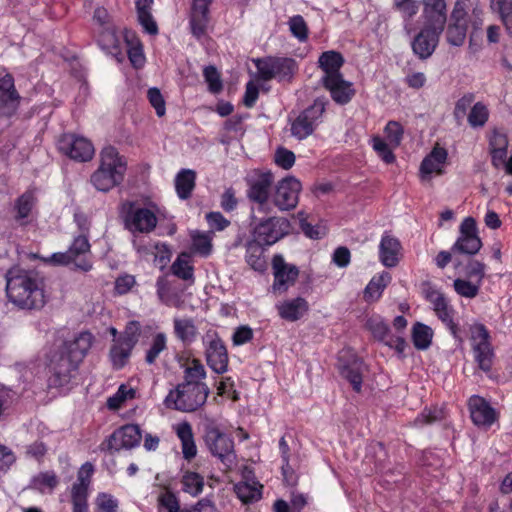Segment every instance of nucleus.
<instances>
[{"mask_svg":"<svg viewBox=\"0 0 512 512\" xmlns=\"http://www.w3.org/2000/svg\"><path fill=\"white\" fill-rule=\"evenodd\" d=\"M5 278L7 297L15 306L27 310H39L44 307V281L39 275L13 267L7 271Z\"/></svg>","mask_w":512,"mask_h":512,"instance_id":"nucleus-1","label":"nucleus"},{"mask_svg":"<svg viewBox=\"0 0 512 512\" xmlns=\"http://www.w3.org/2000/svg\"><path fill=\"white\" fill-rule=\"evenodd\" d=\"M100 156V166L92 174L91 183L98 191L107 192L123 181L126 162L112 146L105 147Z\"/></svg>","mask_w":512,"mask_h":512,"instance_id":"nucleus-2","label":"nucleus"},{"mask_svg":"<svg viewBox=\"0 0 512 512\" xmlns=\"http://www.w3.org/2000/svg\"><path fill=\"white\" fill-rule=\"evenodd\" d=\"M210 390L206 384L180 383L164 399L168 409L193 412L205 404Z\"/></svg>","mask_w":512,"mask_h":512,"instance_id":"nucleus-3","label":"nucleus"},{"mask_svg":"<svg viewBox=\"0 0 512 512\" xmlns=\"http://www.w3.org/2000/svg\"><path fill=\"white\" fill-rule=\"evenodd\" d=\"M469 340L474 362L479 370L488 374L496 357L489 330L482 323H473L469 326Z\"/></svg>","mask_w":512,"mask_h":512,"instance_id":"nucleus-4","label":"nucleus"},{"mask_svg":"<svg viewBox=\"0 0 512 512\" xmlns=\"http://www.w3.org/2000/svg\"><path fill=\"white\" fill-rule=\"evenodd\" d=\"M274 177L271 172L259 173L248 180L247 197L254 203L251 207V218L257 219V214L268 215L273 205L269 201L271 186Z\"/></svg>","mask_w":512,"mask_h":512,"instance_id":"nucleus-5","label":"nucleus"},{"mask_svg":"<svg viewBox=\"0 0 512 512\" xmlns=\"http://www.w3.org/2000/svg\"><path fill=\"white\" fill-rule=\"evenodd\" d=\"M50 261L56 265H73L75 270L88 272L93 264L90 259V244L86 234L75 237L66 252L54 253Z\"/></svg>","mask_w":512,"mask_h":512,"instance_id":"nucleus-6","label":"nucleus"},{"mask_svg":"<svg viewBox=\"0 0 512 512\" xmlns=\"http://www.w3.org/2000/svg\"><path fill=\"white\" fill-rule=\"evenodd\" d=\"M257 219L251 218V225L253 226V237L254 240L258 241L262 245H273L290 231V222L284 217L270 216V217H259Z\"/></svg>","mask_w":512,"mask_h":512,"instance_id":"nucleus-7","label":"nucleus"},{"mask_svg":"<svg viewBox=\"0 0 512 512\" xmlns=\"http://www.w3.org/2000/svg\"><path fill=\"white\" fill-rule=\"evenodd\" d=\"M254 62L259 78L264 81L289 80L296 69V62L291 58L266 57Z\"/></svg>","mask_w":512,"mask_h":512,"instance_id":"nucleus-8","label":"nucleus"},{"mask_svg":"<svg viewBox=\"0 0 512 512\" xmlns=\"http://www.w3.org/2000/svg\"><path fill=\"white\" fill-rule=\"evenodd\" d=\"M325 111V103L321 99H317L314 103L301 112L291 124V133L299 140L307 138L311 135L318 125L322 114Z\"/></svg>","mask_w":512,"mask_h":512,"instance_id":"nucleus-9","label":"nucleus"},{"mask_svg":"<svg viewBox=\"0 0 512 512\" xmlns=\"http://www.w3.org/2000/svg\"><path fill=\"white\" fill-rule=\"evenodd\" d=\"M205 442L210 452L218 457L226 467H231L235 462L234 442L216 427L206 430Z\"/></svg>","mask_w":512,"mask_h":512,"instance_id":"nucleus-10","label":"nucleus"},{"mask_svg":"<svg viewBox=\"0 0 512 512\" xmlns=\"http://www.w3.org/2000/svg\"><path fill=\"white\" fill-rule=\"evenodd\" d=\"M301 189V183L295 177L289 176L282 179L276 185L272 205L280 211L293 210L299 202Z\"/></svg>","mask_w":512,"mask_h":512,"instance_id":"nucleus-11","label":"nucleus"},{"mask_svg":"<svg viewBox=\"0 0 512 512\" xmlns=\"http://www.w3.org/2000/svg\"><path fill=\"white\" fill-rule=\"evenodd\" d=\"M78 361L65 353L63 349L55 353L50 361L51 385L61 387L68 384L79 366Z\"/></svg>","mask_w":512,"mask_h":512,"instance_id":"nucleus-12","label":"nucleus"},{"mask_svg":"<svg viewBox=\"0 0 512 512\" xmlns=\"http://www.w3.org/2000/svg\"><path fill=\"white\" fill-rule=\"evenodd\" d=\"M482 247V241L477 234V224L474 218H465L460 225V235L451 251L454 253L475 255Z\"/></svg>","mask_w":512,"mask_h":512,"instance_id":"nucleus-13","label":"nucleus"},{"mask_svg":"<svg viewBox=\"0 0 512 512\" xmlns=\"http://www.w3.org/2000/svg\"><path fill=\"white\" fill-rule=\"evenodd\" d=\"M443 31L444 29L438 27L423 25L411 42L413 53L421 60L430 58L438 46Z\"/></svg>","mask_w":512,"mask_h":512,"instance_id":"nucleus-14","label":"nucleus"},{"mask_svg":"<svg viewBox=\"0 0 512 512\" xmlns=\"http://www.w3.org/2000/svg\"><path fill=\"white\" fill-rule=\"evenodd\" d=\"M142 435L137 425L129 424L114 431L111 436L101 444V450L119 451L131 449L141 441Z\"/></svg>","mask_w":512,"mask_h":512,"instance_id":"nucleus-15","label":"nucleus"},{"mask_svg":"<svg viewBox=\"0 0 512 512\" xmlns=\"http://www.w3.org/2000/svg\"><path fill=\"white\" fill-rule=\"evenodd\" d=\"M124 222L125 227L132 233H150L157 225V217L148 208L134 207L130 204Z\"/></svg>","mask_w":512,"mask_h":512,"instance_id":"nucleus-16","label":"nucleus"},{"mask_svg":"<svg viewBox=\"0 0 512 512\" xmlns=\"http://www.w3.org/2000/svg\"><path fill=\"white\" fill-rule=\"evenodd\" d=\"M274 275V292L284 293L296 282L299 270L295 265L288 264L282 255H275L272 260Z\"/></svg>","mask_w":512,"mask_h":512,"instance_id":"nucleus-17","label":"nucleus"},{"mask_svg":"<svg viewBox=\"0 0 512 512\" xmlns=\"http://www.w3.org/2000/svg\"><path fill=\"white\" fill-rule=\"evenodd\" d=\"M206 361L208 366L217 374L228 370V353L223 341L215 334L206 335Z\"/></svg>","mask_w":512,"mask_h":512,"instance_id":"nucleus-18","label":"nucleus"},{"mask_svg":"<svg viewBox=\"0 0 512 512\" xmlns=\"http://www.w3.org/2000/svg\"><path fill=\"white\" fill-rule=\"evenodd\" d=\"M59 150L71 159L80 162L88 161L94 155L92 143L84 137L75 135H64L59 140Z\"/></svg>","mask_w":512,"mask_h":512,"instance_id":"nucleus-19","label":"nucleus"},{"mask_svg":"<svg viewBox=\"0 0 512 512\" xmlns=\"http://www.w3.org/2000/svg\"><path fill=\"white\" fill-rule=\"evenodd\" d=\"M468 408L472 422L478 427L488 429L498 419L497 411L481 396H471Z\"/></svg>","mask_w":512,"mask_h":512,"instance_id":"nucleus-20","label":"nucleus"},{"mask_svg":"<svg viewBox=\"0 0 512 512\" xmlns=\"http://www.w3.org/2000/svg\"><path fill=\"white\" fill-rule=\"evenodd\" d=\"M21 97L15 88L14 78L6 74L0 78V114L3 116L13 115L20 104Z\"/></svg>","mask_w":512,"mask_h":512,"instance_id":"nucleus-21","label":"nucleus"},{"mask_svg":"<svg viewBox=\"0 0 512 512\" xmlns=\"http://www.w3.org/2000/svg\"><path fill=\"white\" fill-rule=\"evenodd\" d=\"M433 310L438 317V319L446 326V328L450 331L453 338L459 343L463 342V337L461 334V329L459 325L455 322L454 317L456 314L455 309L449 303L445 296L436 300L431 304Z\"/></svg>","mask_w":512,"mask_h":512,"instance_id":"nucleus-22","label":"nucleus"},{"mask_svg":"<svg viewBox=\"0 0 512 512\" xmlns=\"http://www.w3.org/2000/svg\"><path fill=\"white\" fill-rule=\"evenodd\" d=\"M447 157L448 153L445 148L435 146L421 162L420 174L422 179H430L433 173L442 174L443 166L446 163Z\"/></svg>","mask_w":512,"mask_h":512,"instance_id":"nucleus-23","label":"nucleus"},{"mask_svg":"<svg viewBox=\"0 0 512 512\" xmlns=\"http://www.w3.org/2000/svg\"><path fill=\"white\" fill-rule=\"evenodd\" d=\"M424 25L444 29L447 15L445 0H423Z\"/></svg>","mask_w":512,"mask_h":512,"instance_id":"nucleus-24","label":"nucleus"},{"mask_svg":"<svg viewBox=\"0 0 512 512\" xmlns=\"http://www.w3.org/2000/svg\"><path fill=\"white\" fill-rule=\"evenodd\" d=\"M212 0H193L191 9V30L194 36L204 35L208 22V7Z\"/></svg>","mask_w":512,"mask_h":512,"instance_id":"nucleus-25","label":"nucleus"},{"mask_svg":"<svg viewBox=\"0 0 512 512\" xmlns=\"http://www.w3.org/2000/svg\"><path fill=\"white\" fill-rule=\"evenodd\" d=\"M319 66L324 72L321 78L322 83H330L338 77H341L340 68L344 63L342 55L336 51H326L321 54L318 60Z\"/></svg>","mask_w":512,"mask_h":512,"instance_id":"nucleus-26","label":"nucleus"},{"mask_svg":"<svg viewBox=\"0 0 512 512\" xmlns=\"http://www.w3.org/2000/svg\"><path fill=\"white\" fill-rule=\"evenodd\" d=\"M465 14L464 10L456 8L452 12L451 19L453 22L448 25L446 38L447 42L453 46H461L465 41L467 32Z\"/></svg>","mask_w":512,"mask_h":512,"instance_id":"nucleus-27","label":"nucleus"},{"mask_svg":"<svg viewBox=\"0 0 512 512\" xmlns=\"http://www.w3.org/2000/svg\"><path fill=\"white\" fill-rule=\"evenodd\" d=\"M93 336L89 332H81L72 340L66 341L62 348L65 353L74 358L79 363L84 359L92 346Z\"/></svg>","mask_w":512,"mask_h":512,"instance_id":"nucleus-28","label":"nucleus"},{"mask_svg":"<svg viewBox=\"0 0 512 512\" xmlns=\"http://www.w3.org/2000/svg\"><path fill=\"white\" fill-rule=\"evenodd\" d=\"M277 310L281 318L287 321H296L300 319L308 310V303L302 297L289 299L277 305Z\"/></svg>","mask_w":512,"mask_h":512,"instance_id":"nucleus-29","label":"nucleus"},{"mask_svg":"<svg viewBox=\"0 0 512 512\" xmlns=\"http://www.w3.org/2000/svg\"><path fill=\"white\" fill-rule=\"evenodd\" d=\"M323 85L329 90L332 99L338 104L348 103L354 95L352 84L345 81L342 76L335 78L331 83L329 81L324 82Z\"/></svg>","mask_w":512,"mask_h":512,"instance_id":"nucleus-30","label":"nucleus"},{"mask_svg":"<svg viewBox=\"0 0 512 512\" xmlns=\"http://www.w3.org/2000/svg\"><path fill=\"white\" fill-rule=\"evenodd\" d=\"M173 332L176 338L184 344L192 343L198 335L194 320L189 317H174Z\"/></svg>","mask_w":512,"mask_h":512,"instance_id":"nucleus-31","label":"nucleus"},{"mask_svg":"<svg viewBox=\"0 0 512 512\" xmlns=\"http://www.w3.org/2000/svg\"><path fill=\"white\" fill-rule=\"evenodd\" d=\"M363 363L355 358L351 363H342V356L339 359V369L341 375L346 378L356 392L361 390Z\"/></svg>","mask_w":512,"mask_h":512,"instance_id":"nucleus-32","label":"nucleus"},{"mask_svg":"<svg viewBox=\"0 0 512 512\" xmlns=\"http://www.w3.org/2000/svg\"><path fill=\"white\" fill-rule=\"evenodd\" d=\"M178 438L181 440L182 453L185 459L190 460L197 454L192 426L188 422H182L175 428Z\"/></svg>","mask_w":512,"mask_h":512,"instance_id":"nucleus-33","label":"nucleus"},{"mask_svg":"<svg viewBox=\"0 0 512 512\" xmlns=\"http://www.w3.org/2000/svg\"><path fill=\"white\" fill-rule=\"evenodd\" d=\"M134 346L120 340L115 339L110 348L109 357L113 368L121 369L129 361Z\"/></svg>","mask_w":512,"mask_h":512,"instance_id":"nucleus-34","label":"nucleus"},{"mask_svg":"<svg viewBox=\"0 0 512 512\" xmlns=\"http://www.w3.org/2000/svg\"><path fill=\"white\" fill-rule=\"evenodd\" d=\"M158 503L161 507L165 508L167 512H212L213 507L210 504L200 502L199 507L192 510L179 509L178 501L175 495L171 492H164L158 497Z\"/></svg>","mask_w":512,"mask_h":512,"instance_id":"nucleus-35","label":"nucleus"},{"mask_svg":"<svg viewBox=\"0 0 512 512\" xmlns=\"http://www.w3.org/2000/svg\"><path fill=\"white\" fill-rule=\"evenodd\" d=\"M196 173L190 169L181 170L175 179V188L178 196L181 199L190 197L195 187Z\"/></svg>","mask_w":512,"mask_h":512,"instance_id":"nucleus-36","label":"nucleus"},{"mask_svg":"<svg viewBox=\"0 0 512 512\" xmlns=\"http://www.w3.org/2000/svg\"><path fill=\"white\" fill-rule=\"evenodd\" d=\"M433 335L432 328L421 322H416L412 327V342L418 350L428 349L432 344Z\"/></svg>","mask_w":512,"mask_h":512,"instance_id":"nucleus-37","label":"nucleus"},{"mask_svg":"<svg viewBox=\"0 0 512 512\" xmlns=\"http://www.w3.org/2000/svg\"><path fill=\"white\" fill-rule=\"evenodd\" d=\"M405 251L399 239L386 235V268L399 265L404 259Z\"/></svg>","mask_w":512,"mask_h":512,"instance_id":"nucleus-38","label":"nucleus"},{"mask_svg":"<svg viewBox=\"0 0 512 512\" xmlns=\"http://www.w3.org/2000/svg\"><path fill=\"white\" fill-rule=\"evenodd\" d=\"M263 245L256 240L250 241L246 246V261L256 271H264L266 261L263 256Z\"/></svg>","mask_w":512,"mask_h":512,"instance_id":"nucleus-39","label":"nucleus"},{"mask_svg":"<svg viewBox=\"0 0 512 512\" xmlns=\"http://www.w3.org/2000/svg\"><path fill=\"white\" fill-rule=\"evenodd\" d=\"M261 488L257 481H243L235 485V492L243 503H251L260 499Z\"/></svg>","mask_w":512,"mask_h":512,"instance_id":"nucleus-40","label":"nucleus"},{"mask_svg":"<svg viewBox=\"0 0 512 512\" xmlns=\"http://www.w3.org/2000/svg\"><path fill=\"white\" fill-rule=\"evenodd\" d=\"M157 295L159 300L169 306L180 308L182 300L180 297L170 290L169 283L164 277H159L156 282Z\"/></svg>","mask_w":512,"mask_h":512,"instance_id":"nucleus-41","label":"nucleus"},{"mask_svg":"<svg viewBox=\"0 0 512 512\" xmlns=\"http://www.w3.org/2000/svg\"><path fill=\"white\" fill-rule=\"evenodd\" d=\"M192 250L202 257H207L212 252V233L194 231L191 234Z\"/></svg>","mask_w":512,"mask_h":512,"instance_id":"nucleus-42","label":"nucleus"},{"mask_svg":"<svg viewBox=\"0 0 512 512\" xmlns=\"http://www.w3.org/2000/svg\"><path fill=\"white\" fill-rule=\"evenodd\" d=\"M174 275L183 280L193 279V266L191 264L190 255L181 253L171 266Z\"/></svg>","mask_w":512,"mask_h":512,"instance_id":"nucleus-43","label":"nucleus"},{"mask_svg":"<svg viewBox=\"0 0 512 512\" xmlns=\"http://www.w3.org/2000/svg\"><path fill=\"white\" fill-rule=\"evenodd\" d=\"M393 6L401 14L405 28L408 29L410 22L419 11V2L417 0H393Z\"/></svg>","mask_w":512,"mask_h":512,"instance_id":"nucleus-44","label":"nucleus"},{"mask_svg":"<svg viewBox=\"0 0 512 512\" xmlns=\"http://www.w3.org/2000/svg\"><path fill=\"white\" fill-rule=\"evenodd\" d=\"M98 41L102 49L111 54H116L120 46V39L110 25L101 30Z\"/></svg>","mask_w":512,"mask_h":512,"instance_id":"nucleus-45","label":"nucleus"},{"mask_svg":"<svg viewBox=\"0 0 512 512\" xmlns=\"http://www.w3.org/2000/svg\"><path fill=\"white\" fill-rule=\"evenodd\" d=\"M167 349V337L164 333H157L153 336L149 349L146 351L145 362L152 365L159 355Z\"/></svg>","mask_w":512,"mask_h":512,"instance_id":"nucleus-46","label":"nucleus"},{"mask_svg":"<svg viewBox=\"0 0 512 512\" xmlns=\"http://www.w3.org/2000/svg\"><path fill=\"white\" fill-rule=\"evenodd\" d=\"M491 8L500 15L507 32L512 36V0L491 1Z\"/></svg>","mask_w":512,"mask_h":512,"instance_id":"nucleus-47","label":"nucleus"},{"mask_svg":"<svg viewBox=\"0 0 512 512\" xmlns=\"http://www.w3.org/2000/svg\"><path fill=\"white\" fill-rule=\"evenodd\" d=\"M181 482L183 490L192 496L200 494L204 487L203 477L196 472H185Z\"/></svg>","mask_w":512,"mask_h":512,"instance_id":"nucleus-48","label":"nucleus"},{"mask_svg":"<svg viewBox=\"0 0 512 512\" xmlns=\"http://www.w3.org/2000/svg\"><path fill=\"white\" fill-rule=\"evenodd\" d=\"M206 377L204 365L197 359H193L184 371V382L192 384H204L201 382Z\"/></svg>","mask_w":512,"mask_h":512,"instance_id":"nucleus-49","label":"nucleus"},{"mask_svg":"<svg viewBox=\"0 0 512 512\" xmlns=\"http://www.w3.org/2000/svg\"><path fill=\"white\" fill-rule=\"evenodd\" d=\"M489 118V111L485 104L482 102L475 103L470 113L468 114L467 120L471 127L478 128L483 127Z\"/></svg>","mask_w":512,"mask_h":512,"instance_id":"nucleus-50","label":"nucleus"},{"mask_svg":"<svg viewBox=\"0 0 512 512\" xmlns=\"http://www.w3.org/2000/svg\"><path fill=\"white\" fill-rule=\"evenodd\" d=\"M93 465L89 462L82 465L78 472L77 482L73 484L71 493H74L76 489L82 494H88V486L90 484V478L93 473Z\"/></svg>","mask_w":512,"mask_h":512,"instance_id":"nucleus-51","label":"nucleus"},{"mask_svg":"<svg viewBox=\"0 0 512 512\" xmlns=\"http://www.w3.org/2000/svg\"><path fill=\"white\" fill-rule=\"evenodd\" d=\"M453 287L460 296L474 298L479 293L480 284L471 280L457 278L453 282Z\"/></svg>","mask_w":512,"mask_h":512,"instance_id":"nucleus-52","label":"nucleus"},{"mask_svg":"<svg viewBox=\"0 0 512 512\" xmlns=\"http://www.w3.org/2000/svg\"><path fill=\"white\" fill-rule=\"evenodd\" d=\"M291 34L300 42H305L308 38V26L301 15H295L288 21Z\"/></svg>","mask_w":512,"mask_h":512,"instance_id":"nucleus-53","label":"nucleus"},{"mask_svg":"<svg viewBox=\"0 0 512 512\" xmlns=\"http://www.w3.org/2000/svg\"><path fill=\"white\" fill-rule=\"evenodd\" d=\"M443 418V411L437 407L425 408L414 420L416 427L430 425Z\"/></svg>","mask_w":512,"mask_h":512,"instance_id":"nucleus-54","label":"nucleus"},{"mask_svg":"<svg viewBox=\"0 0 512 512\" xmlns=\"http://www.w3.org/2000/svg\"><path fill=\"white\" fill-rule=\"evenodd\" d=\"M135 396V390L126 385H121L117 392L107 400V406L109 409L116 410L121 407L123 402L127 399H133Z\"/></svg>","mask_w":512,"mask_h":512,"instance_id":"nucleus-55","label":"nucleus"},{"mask_svg":"<svg viewBox=\"0 0 512 512\" xmlns=\"http://www.w3.org/2000/svg\"><path fill=\"white\" fill-rule=\"evenodd\" d=\"M403 127L396 121H389L386 124V148H395L400 145L403 137Z\"/></svg>","mask_w":512,"mask_h":512,"instance_id":"nucleus-56","label":"nucleus"},{"mask_svg":"<svg viewBox=\"0 0 512 512\" xmlns=\"http://www.w3.org/2000/svg\"><path fill=\"white\" fill-rule=\"evenodd\" d=\"M383 274L373 277L364 290V299L367 302H374L381 297L383 289Z\"/></svg>","mask_w":512,"mask_h":512,"instance_id":"nucleus-57","label":"nucleus"},{"mask_svg":"<svg viewBox=\"0 0 512 512\" xmlns=\"http://www.w3.org/2000/svg\"><path fill=\"white\" fill-rule=\"evenodd\" d=\"M58 478L52 471H46L38 474L33 479L34 486L41 492H45V488L52 491L58 485Z\"/></svg>","mask_w":512,"mask_h":512,"instance_id":"nucleus-58","label":"nucleus"},{"mask_svg":"<svg viewBox=\"0 0 512 512\" xmlns=\"http://www.w3.org/2000/svg\"><path fill=\"white\" fill-rule=\"evenodd\" d=\"M34 204L35 198L31 192L21 195L16 202L17 218L23 219L28 217Z\"/></svg>","mask_w":512,"mask_h":512,"instance_id":"nucleus-59","label":"nucleus"},{"mask_svg":"<svg viewBox=\"0 0 512 512\" xmlns=\"http://www.w3.org/2000/svg\"><path fill=\"white\" fill-rule=\"evenodd\" d=\"M141 333V325L138 321H130L127 323L124 332L118 338L135 347Z\"/></svg>","mask_w":512,"mask_h":512,"instance_id":"nucleus-60","label":"nucleus"},{"mask_svg":"<svg viewBox=\"0 0 512 512\" xmlns=\"http://www.w3.org/2000/svg\"><path fill=\"white\" fill-rule=\"evenodd\" d=\"M205 81L208 83L209 91L212 93H218L222 90V81L220 74L214 66H207L204 71Z\"/></svg>","mask_w":512,"mask_h":512,"instance_id":"nucleus-61","label":"nucleus"},{"mask_svg":"<svg viewBox=\"0 0 512 512\" xmlns=\"http://www.w3.org/2000/svg\"><path fill=\"white\" fill-rule=\"evenodd\" d=\"M466 276L481 285L485 276V264L477 260H470L466 265Z\"/></svg>","mask_w":512,"mask_h":512,"instance_id":"nucleus-62","label":"nucleus"},{"mask_svg":"<svg viewBox=\"0 0 512 512\" xmlns=\"http://www.w3.org/2000/svg\"><path fill=\"white\" fill-rule=\"evenodd\" d=\"M475 96L473 93H467L463 95L455 104V108L453 111L454 117L460 121L467 114L468 109L471 107L474 102Z\"/></svg>","mask_w":512,"mask_h":512,"instance_id":"nucleus-63","label":"nucleus"},{"mask_svg":"<svg viewBox=\"0 0 512 512\" xmlns=\"http://www.w3.org/2000/svg\"><path fill=\"white\" fill-rule=\"evenodd\" d=\"M275 162L281 168L288 170L295 163V154L284 147H279L275 152Z\"/></svg>","mask_w":512,"mask_h":512,"instance_id":"nucleus-64","label":"nucleus"}]
</instances>
